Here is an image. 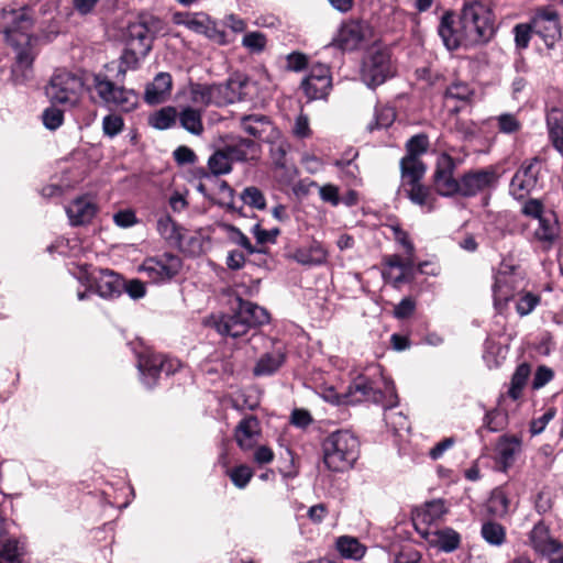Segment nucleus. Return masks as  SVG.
Returning a JSON list of instances; mask_svg holds the SVG:
<instances>
[{
  "mask_svg": "<svg viewBox=\"0 0 563 563\" xmlns=\"http://www.w3.org/2000/svg\"><path fill=\"white\" fill-rule=\"evenodd\" d=\"M438 32L450 51L485 43L494 34L492 11L481 1L467 2L457 22L452 13L443 14Z\"/></svg>",
  "mask_w": 563,
  "mask_h": 563,
  "instance_id": "f257e3e1",
  "label": "nucleus"
},
{
  "mask_svg": "<svg viewBox=\"0 0 563 563\" xmlns=\"http://www.w3.org/2000/svg\"><path fill=\"white\" fill-rule=\"evenodd\" d=\"M2 20L7 41L15 47L18 65L27 68L34 58L32 36L29 33L32 25L29 10L22 8L4 11Z\"/></svg>",
  "mask_w": 563,
  "mask_h": 563,
  "instance_id": "f03ea898",
  "label": "nucleus"
},
{
  "mask_svg": "<svg viewBox=\"0 0 563 563\" xmlns=\"http://www.w3.org/2000/svg\"><path fill=\"white\" fill-rule=\"evenodd\" d=\"M235 301L234 313L223 314L214 323L220 334L238 338L245 334L251 327L269 321V314L264 308L241 298H236Z\"/></svg>",
  "mask_w": 563,
  "mask_h": 563,
  "instance_id": "7ed1b4c3",
  "label": "nucleus"
},
{
  "mask_svg": "<svg viewBox=\"0 0 563 563\" xmlns=\"http://www.w3.org/2000/svg\"><path fill=\"white\" fill-rule=\"evenodd\" d=\"M323 462L333 472L353 467L358 457V439L347 430L332 432L323 442Z\"/></svg>",
  "mask_w": 563,
  "mask_h": 563,
  "instance_id": "20e7f679",
  "label": "nucleus"
},
{
  "mask_svg": "<svg viewBox=\"0 0 563 563\" xmlns=\"http://www.w3.org/2000/svg\"><path fill=\"white\" fill-rule=\"evenodd\" d=\"M75 276L80 284L87 287L86 290L77 291V298L80 301L87 299L92 291L104 299H113L122 294L123 280L113 271L80 265Z\"/></svg>",
  "mask_w": 563,
  "mask_h": 563,
  "instance_id": "39448f33",
  "label": "nucleus"
},
{
  "mask_svg": "<svg viewBox=\"0 0 563 563\" xmlns=\"http://www.w3.org/2000/svg\"><path fill=\"white\" fill-rule=\"evenodd\" d=\"M314 390L320 398L332 406L355 405L365 400L378 401L365 377L356 378L345 393L338 391V387L328 380L316 382Z\"/></svg>",
  "mask_w": 563,
  "mask_h": 563,
  "instance_id": "423d86ee",
  "label": "nucleus"
},
{
  "mask_svg": "<svg viewBox=\"0 0 563 563\" xmlns=\"http://www.w3.org/2000/svg\"><path fill=\"white\" fill-rule=\"evenodd\" d=\"M85 91L82 78L64 69L56 70L46 87L49 100L67 108L78 106Z\"/></svg>",
  "mask_w": 563,
  "mask_h": 563,
  "instance_id": "0eeeda50",
  "label": "nucleus"
},
{
  "mask_svg": "<svg viewBox=\"0 0 563 563\" xmlns=\"http://www.w3.org/2000/svg\"><path fill=\"white\" fill-rule=\"evenodd\" d=\"M525 288V276L522 269L515 265L512 260H504L495 275L493 287L495 302L508 301L515 292Z\"/></svg>",
  "mask_w": 563,
  "mask_h": 563,
  "instance_id": "6e6552de",
  "label": "nucleus"
},
{
  "mask_svg": "<svg viewBox=\"0 0 563 563\" xmlns=\"http://www.w3.org/2000/svg\"><path fill=\"white\" fill-rule=\"evenodd\" d=\"M163 31L162 21L155 16H143L128 27V44L139 48L140 55H147L154 38Z\"/></svg>",
  "mask_w": 563,
  "mask_h": 563,
  "instance_id": "1a4fd4ad",
  "label": "nucleus"
},
{
  "mask_svg": "<svg viewBox=\"0 0 563 563\" xmlns=\"http://www.w3.org/2000/svg\"><path fill=\"white\" fill-rule=\"evenodd\" d=\"M92 85L103 102L113 104L122 111H132L139 103V97L134 90L118 87L104 77L95 76Z\"/></svg>",
  "mask_w": 563,
  "mask_h": 563,
  "instance_id": "9d476101",
  "label": "nucleus"
},
{
  "mask_svg": "<svg viewBox=\"0 0 563 563\" xmlns=\"http://www.w3.org/2000/svg\"><path fill=\"white\" fill-rule=\"evenodd\" d=\"M179 367L180 362L178 360L165 358L161 354H155L148 351L140 354L137 360V368L140 371L142 382L148 388L155 386L161 372L172 374Z\"/></svg>",
  "mask_w": 563,
  "mask_h": 563,
  "instance_id": "9b49d317",
  "label": "nucleus"
},
{
  "mask_svg": "<svg viewBox=\"0 0 563 563\" xmlns=\"http://www.w3.org/2000/svg\"><path fill=\"white\" fill-rule=\"evenodd\" d=\"M173 21L177 25H184L188 30L202 34L217 44L227 43L225 33L219 30L216 23L203 12H176Z\"/></svg>",
  "mask_w": 563,
  "mask_h": 563,
  "instance_id": "f8f14e48",
  "label": "nucleus"
},
{
  "mask_svg": "<svg viewBox=\"0 0 563 563\" xmlns=\"http://www.w3.org/2000/svg\"><path fill=\"white\" fill-rule=\"evenodd\" d=\"M181 268V260L173 254H163L148 257L140 266V272L156 284H162L174 278Z\"/></svg>",
  "mask_w": 563,
  "mask_h": 563,
  "instance_id": "ddd939ff",
  "label": "nucleus"
},
{
  "mask_svg": "<svg viewBox=\"0 0 563 563\" xmlns=\"http://www.w3.org/2000/svg\"><path fill=\"white\" fill-rule=\"evenodd\" d=\"M394 75L390 56L385 49L372 52L363 65L362 78L369 88L377 87Z\"/></svg>",
  "mask_w": 563,
  "mask_h": 563,
  "instance_id": "4468645a",
  "label": "nucleus"
},
{
  "mask_svg": "<svg viewBox=\"0 0 563 563\" xmlns=\"http://www.w3.org/2000/svg\"><path fill=\"white\" fill-rule=\"evenodd\" d=\"M454 161L448 154H441L437 161V167L433 175V185L437 192L444 197L461 194V181H457L453 172Z\"/></svg>",
  "mask_w": 563,
  "mask_h": 563,
  "instance_id": "2eb2a0df",
  "label": "nucleus"
},
{
  "mask_svg": "<svg viewBox=\"0 0 563 563\" xmlns=\"http://www.w3.org/2000/svg\"><path fill=\"white\" fill-rule=\"evenodd\" d=\"M532 30L548 47H552L561 37V26L556 11L551 8L538 10L532 19Z\"/></svg>",
  "mask_w": 563,
  "mask_h": 563,
  "instance_id": "dca6fc26",
  "label": "nucleus"
},
{
  "mask_svg": "<svg viewBox=\"0 0 563 563\" xmlns=\"http://www.w3.org/2000/svg\"><path fill=\"white\" fill-rule=\"evenodd\" d=\"M539 173L540 162L537 158L523 163L511 179L510 194L516 199H523L527 197L536 189Z\"/></svg>",
  "mask_w": 563,
  "mask_h": 563,
  "instance_id": "f3484780",
  "label": "nucleus"
},
{
  "mask_svg": "<svg viewBox=\"0 0 563 563\" xmlns=\"http://www.w3.org/2000/svg\"><path fill=\"white\" fill-rule=\"evenodd\" d=\"M372 34L366 22L351 20L342 24L333 44L344 51L357 48Z\"/></svg>",
  "mask_w": 563,
  "mask_h": 563,
  "instance_id": "a211bd4d",
  "label": "nucleus"
},
{
  "mask_svg": "<svg viewBox=\"0 0 563 563\" xmlns=\"http://www.w3.org/2000/svg\"><path fill=\"white\" fill-rule=\"evenodd\" d=\"M241 126L250 135L267 143L277 144L282 139L280 131L265 115L252 114L243 117Z\"/></svg>",
  "mask_w": 563,
  "mask_h": 563,
  "instance_id": "6ab92c4d",
  "label": "nucleus"
},
{
  "mask_svg": "<svg viewBox=\"0 0 563 563\" xmlns=\"http://www.w3.org/2000/svg\"><path fill=\"white\" fill-rule=\"evenodd\" d=\"M529 545L537 554L543 556H552L554 554H563V543L553 538L549 528L539 522L534 525L528 536Z\"/></svg>",
  "mask_w": 563,
  "mask_h": 563,
  "instance_id": "aec40b11",
  "label": "nucleus"
},
{
  "mask_svg": "<svg viewBox=\"0 0 563 563\" xmlns=\"http://www.w3.org/2000/svg\"><path fill=\"white\" fill-rule=\"evenodd\" d=\"M290 257L302 266H322L328 263L329 252L320 241L312 239L309 244L295 249Z\"/></svg>",
  "mask_w": 563,
  "mask_h": 563,
  "instance_id": "412c9836",
  "label": "nucleus"
},
{
  "mask_svg": "<svg viewBox=\"0 0 563 563\" xmlns=\"http://www.w3.org/2000/svg\"><path fill=\"white\" fill-rule=\"evenodd\" d=\"M385 264L386 269L384 271V276L390 279L395 285L406 282L413 276V255H389L385 258Z\"/></svg>",
  "mask_w": 563,
  "mask_h": 563,
  "instance_id": "4be33fe9",
  "label": "nucleus"
},
{
  "mask_svg": "<svg viewBox=\"0 0 563 563\" xmlns=\"http://www.w3.org/2000/svg\"><path fill=\"white\" fill-rule=\"evenodd\" d=\"M420 534L432 545L444 552H453L460 547L461 536L452 528L420 530Z\"/></svg>",
  "mask_w": 563,
  "mask_h": 563,
  "instance_id": "5701e85b",
  "label": "nucleus"
},
{
  "mask_svg": "<svg viewBox=\"0 0 563 563\" xmlns=\"http://www.w3.org/2000/svg\"><path fill=\"white\" fill-rule=\"evenodd\" d=\"M521 451V440L515 435H503L496 444V461L500 471L507 472Z\"/></svg>",
  "mask_w": 563,
  "mask_h": 563,
  "instance_id": "b1692460",
  "label": "nucleus"
},
{
  "mask_svg": "<svg viewBox=\"0 0 563 563\" xmlns=\"http://www.w3.org/2000/svg\"><path fill=\"white\" fill-rule=\"evenodd\" d=\"M445 512L446 508L442 500L427 503L413 514L412 520L417 531L420 533V530H432L431 525L440 520Z\"/></svg>",
  "mask_w": 563,
  "mask_h": 563,
  "instance_id": "393cba45",
  "label": "nucleus"
},
{
  "mask_svg": "<svg viewBox=\"0 0 563 563\" xmlns=\"http://www.w3.org/2000/svg\"><path fill=\"white\" fill-rule=\"evenodd\" d=\"M496 181V174L489 169L468 173L461 179V195L474 196L481 190L490 187Z\"/></svg>",
  "mask_w": 563,
  "mask_h": 563,
  "instance_id": "a878e982",
  "label": "nucleus"
},
{
  "mask_svg": "<svg viewBox=\"0 0 563 563\" xmlns=\"http://www.w3.org/2000/svg\"><path fill=\"white\" fill-rule=\"evenodd\" d=\"M534 228V239L543 249H550L559 238V223L555 213L548 212L541 217Z\"/></svg>",
  "mask_w": 563,
  "mask_h": 563,
  "instance_id": "bb28decb",
  "label": "nucleus"
},
{
  "mask_svg": "<svg viewBox=\"0 0 563 563\" xmlns=\"http://www.w3.org/2000/svg\"><path fill=\"white\" fill-rule=\"evenodd\" d=\"M96 205L88 196L74 199L66 208V213L73 225L88 223L96 214Z\"/></svg>",
  "mask_w": 563,
  "mask_h": 563,
  "instance_id": "cd10ccee",
  "label": "nucleus"
},
{
  "mask_svg": "<svg viewBox=\"0 0 563 563\" xmlns=\"http://www.w3.org/2000/svg\"><path fill=\"white\" fill-rule=\"evenodd\" d=\"M261 434L260 423L256 418L247 417L240 421L235 428V440L238 445L244 450L255 448Z\"/></svg>",
  "mask_w": 563,
  "mask_h": 563,
  "instance_id": "c85d7f7f",
  "label": "nucleus"
},
{
  "mask_svg": "<svg viewBox=\"0 0 563 563\" xmlns=\"http://www.w3.org/2000/svg\"><path fill=\"white\" fill-rule=\"evenodd\" d=\"M253 86L254 82L249 78L236 76L223 85H218V88L221 90V98L225 99V104H229L249 96Z\"/></svg>",
  "mask_w": 563,
  "mask_h": 563,
  "instance_id": "c756f323",
  "label": "nucleus"
},
{
  "mask_svg": "<svg viewBox=\"0 0 563 563\" xmlns=\"http://www.w3.org/2000/svg\"><path fill=\"white\" fill-rule=\"evenodd\" d=\"M173 80L168 73H159L154 80L147 85L145 101L150 104H157L165 101L172 91Z\"/></svg>",
  "mask_w": 563,
  "mask_h": 563,
  "instance_id": "7c9ffc66",
  "label": "nucleus"
},
{
  "mask_svg": "<svg viewBox=\"0 0 563 563\" xmlns=\"http://www.w3.org/2000/svg\"><path fill=\"white\" fill-rule=\"evenodd\" d=\"M223 150L227 152L232 163L255 159L258 155L257 144L247 139H239L225 145Z\"/></svg>",
  "mask_w": 563,
  "mask_h": 563,
  "instance_id": "2f4dec72",
  "label": "nucleus"
},
{
  "mask_svg": "<svg viewBox=\"0 0 563 563\" xmlns=\"http://www.w3.org/2000/svg\"><path fill=\"white\" fill-rule=\"evenodd\" d=\"M547 128L552 146L563 157V112L552 108L547 114Z\"/></svg>",
  "mask_w": 563,
  "mask_h": 563,
  "instance_id": "473e14b6",
  "label": "nucleus"
},
{
  "mask_svg": "<svg viewBox=\"0 0 563 563\" xmlns=\"http://www.w3.org/2000/svg\"><path fill=\"white\" fill-rule=\"evenodd\" d=\"M401 178L404 188L419 184L426 168L419 157L405 156L400 162Z\"/></svg>",
  "mask_w": 563,
  "mask_h": 563,
  "instance_id": "72a5a7b5",
  "label": "nucleus"
},
{
  "mask_svg": "<svg viewBox=\"0 0 563 563\" xmlns=\"http://www.w3.org/2000/svg\"><path fill=\"white\" fill-rule=\"evenodd\" d=\"M25 543L19 539L8 538L1 541L0 563H25Z\"/></svg>",
  "mask_w": 563,
  "mask_h": 563,
  "instance_id": "f704fd0d",
  "label": "nucleus"
},
{
  "mask_svg": "<svg viewBox=\"0 0 563 563\" xmlns=\"http://www.w3.org/2000/svg\"><path fill=\"white\" fill-rule=\"evenodd\" d=\"M285 361L284 347L279 344L272 352L264 354L254 367V374L271 375L276 372Z\"/></svg>",
  "mask_w": 563,
  "mask_h": 563,
  "instance_id": "c9c22d12",
  "label": "nucleus"
},
{
  "mask_svg": "<svg viewBox=\"0 0 563 563\" xmlns=\"http://www.w3.org/2000/svg\"><path fill=\"white\" fill-rule=\"evenodd\" d=\"M335 547L340 555L349 560H361L366 552L365 545L351 536L339 537Z\"/></svg>",
  "mask_w": 563,
  "mask_h": 563,
  "instance_id": "e433bc0d",
  "label": "nucleus"
},
{
  "mask_svg": "<svg viewBox=\"0 0 563 563\" xmlns=\"http://www.w3.org/2000/svg\"><path fill=\"white\" fill-rule=\"evenodd\" d=\"M408 198L415 205L421 207L426 211H432L435 207L437 197L426 186L420 184L405 188Z\"/></svg>",
  "mask_w": 563,
  "mask_h": 563,
  "instance_id": "4c0bfd02",
  "label": "nucleus"
},
{
  "mask_svg": "<svg viewBox=\"0 0 563 563\" xmlns=\"http://www.w3.org/2000/svg\"><path fill=\"white\" fill-rule=\"evenodd\" d=\"M206 241L203 236L198 232H188L184 229L180 234L179 241L176 242V246L184 253L190 256L200 255L205 250Z\"/></svg>",
  "mask_w": 563,
  "mask_h": 563,
  "instance_id": "58836bf2",
  "label": "nucleus"
},
{
  "mask_svg": "<svg viewBox=\"0 0 563 563\" xmlns=\"http://www.w3.org/2000/svg\"><path fill=\"white\" fill-rule=\"evenodd\" d=\"M180 125L194 135H200L203 132L201 111L191 107L184 108L178 112Z\"/></svg>",
  "mask_w": 563,
  "mask_h": 563,
  "instance_id": "ea45409f",
  "label": "nucleus"
},
{
  "mask_svg": "<svg viewBox=\"0 0 563 563\" xmlns=\"http://www.w3.org/2000/svg\"><path fill=\"white\" fill-rule=\"evenodd\" d=\"M530 375L531 368L527 363H522L516 368L508 389V396L512 400H518L522 396L523 388L527 386Z\"/></svg>",
  "mask_w": 563,
  "mask_h": 563,
  "instance_id": "a19ab883",
  "label": "nucleus"
},
{
  "mask_svg": "<svg viewBox=\"0 0 563 563\" xmlns=\"http://www.w3.org/2000/svg\"><path fill=\"white\" fill-rule=\"evenodd\" d=\"M178 119V112L175 107H164L154 112L150 119V124L158 130H166L175 125Z\"/></svg>",
  "mask_w": 563,
  "mask_h": 563,
  "instance_id": "79ce46f5",
  "label": "nucleus"
},
{
  "mask_svg": "<svg viewBox=\"0 0 563 563\" xmlns=\"http://www.w3.org/2000/svg\"><path fill=\"white\" fill-rule=\"evenodd\" d=\"M302 89L309 99H322L331 89V79H311L306 77L302 81Z\"/></svg>",
  "mask_w": 563,
  "mask_h": 563,
  "instance_id": "37998d69",
  "label": "nucleus"
},
{
  "mask_svg": "<svg viewBox=\"0 0 563 563\" xmlns=\"http://www.w3.org/2000/svg\"><path fill=\"white\" fill-rule=\"evenodd\" d=\"M487 508L496 517H504L509 512L510 500L503 488H496L492 492Z\"/></svg>",
  "mask_w": 563,
  "mask_h": 563,
  "instance_id": "c03bdc74",
  "label": "nucleus"
},
{
  "mask_svg": "<svg viewBox=\"0 0 563 563\" xmlns=\"http://www.w3.org/2000/svg\"><path fill=\"white\" fill-rule=\"evenodd\" d=\"M157 231L163 239L175 245L184 228L178 227L169 216H163L157 221Z\"/></svg>",
  "mask_w": 563,
  "mask_h": 563,
  "instance_id": "a18cd8bd",
  "label": "nucleus"
},
{
  "mask_svg": "<svg viewBox=\"0 0 563 563\" xmlns=\"http://www.w3.org/2000/svg\"><path fill=\"white\" fill-rule=\"evenodd\" d=\"M225 474L231 479L232 484L239 488L244 489L251 482L254 472L252 467L246 464H240L234 467H228Z\"/></svg>",
  "mask_w": 563,
  "mask_h": 563,
  "instance_id": "49530a36",
  "label": "nucleus"
},
{
  "mask_svg": "<svg viewBox=\"0 0 563 563\" xmlns=\"http://www.w3.org/2000/svg\"><path fill=\"white\" fill-rule=\"evenodd\" d=\"M208 166L213 175L228 174L232 169V161L227 152L221 148L216 151L208 161Z\"/></svg>",
  "mask_w": 563,
  "mask_h": 563,
  "instance_id": "de8ad7c7",
  "label": "nucleus"
},
{
  "mask_svg": "<svg viewBox=\"0 0 563 563\" xmlns=\"http://www.w3.org/2000/svg\"><path fill=\"white\" fill-rule=\"evenodd\" d=\"M494 120L496 121L498 131L504 134L518 133L522 128V123L516 113H500L495 117Z\"/></svg>",
  "mask_w": 563,
  "mask_h": 563,
  "instance_id": "09e8293b",
  "label": "nucleus"
},
{
  "mask_svg": "<svg viewBox=\"0 0 563 563\" xmlns=\"http://www.w3.org/2000/svg\"><path fill=\"white\" fill-rule=\"evenodd\" d=\"M190 100L196 106H211V85L192 84L189 89Z\"/></svg>",
  "mask_w": 563,
  "mask_h": 563,
  "instance_id": "8fccbe9b",
  "label": "nucleus"
},
{
  "mask_svg": "<svg viewBox=\"0 0 563 563\" xmlns=\"http://www.w3.org/2000/svg\"><path fill=\"white\" fill-rule=\"evenodd\" d=\"M483 538L493 545H500L505 541L504 528L495 522H486L482 527Z\"/></svg>",
  "mask_w": 563,
  "mask_h": 563,
  "instance_id": "3c124183",
  "label": "nucleus"
},
{
  "mask_svg": "<svg viewBox=\"0 0 563 563\" xmlns=\"http://www.w3.org/2000/svg\"><path fill=\"white\" fill-rule=\"evenodd\" d=\"M266 43V36L262 32H249L242 38V45L251 53H262Z\"/></svg>",
  "mask_w": 563,
  "mask_h": 563,
  "instance_id": "603ef678",
  "label": "nucleus"
},
{
  "mask_svg": "<svg viewBox=\"0 0 563 563\" xmlns=\"http://www.w3.org/2000/svg\"><path fill=\"white\" fill-rule=\"evenodd\" d=\"M123 126V119L118 114H108L102 120V131L104 135L111 139L121 133Z\"/></svg>",
  "mask_w": 563,
  "mask_h": 563,
  "instance_id": "864d4df0",
  "label": "nucleus"
},
{
  "mask_svg": "<svg viewBox=\"0 0 563 563\" xmlns=\"http://www.w3.org/2000/svg\"><path fill=\"white\" fill-rule=\"evenodd\" d=\"M520 295L519 299L516 303V310L520 316H527L529 314L539 303L540 298L539 296L532 294V292H523Z\"/></svg>",
  "mask_w": 563,
  "mask_h": 563,
  "instance_id": "5fc2aeb1",
  "label": "nucleus"
},
{
  "mask_svg": "<svg viewBox=\"0 0 563 563\" xmlns=\"http://www.w3.org/2000/svg\"><path fill=\"white\" fill-rule=\"evenodd\" d=\"M396 118L395 110L390 107L377 108L375 111V124H371L369 129H384L388 128Z\"/></svg>",
  "mask_w": 563,
  "mask_h": 563,
  "instance_id": "6e6d98bb",
  "label": "nucleus"
},
{
  "mask_svg": "<svg viewBox=\"0 0 563 563\" xmlns=\"http://www.w3.org/2000/svg\"><path fill=\"white\" fill-rule=\"evenodd\" d=\"M372 391L376 394L378 401L377 404H382L384 408H394L398 404L397 394L395 391L394 384L391 382H385V391L384 394L380 391H376L372 388Z\"/></svg>",
  "mask_w": 563,
  "mask_h": 563,
  "instance_id": "4d7b16f0",
  "label": "nucleus"
},
{
  "mask_svg": "<svg viewBox=\"0 0 563 563\" xmlns=\"http://www.w3.org/2000/svg\"><path fill=\"white\" fill-rule=\"evenodd\" d=\"M472 95L473 90L467 84L454 82L446 89L445 98L448 101L451 99L467 101Z\"/></svg>",
  "mask_w": 563,
  "mask_h": 563,
  "instance_id": "13d9d810",
  "label": "nucleus"
},
{
  "mask_svg": "<svg viewBox=\"0 0 563 563\" xmlns=\"http://www.w3.org/2000/svg\"><path fill=\"white\" fill-rule=\"evenodd\" d=\"M139 48L130 47L126 44V49L121 57V68L125 71L128 69H134L146 57V55H140Z\"/></svg>",
  "mask_w": 563,
  "mask_h": 563,
  "instance_id": "bf43d9fd",
  "label": "nucleus"
},
{
  "mask_svg": "<svg viewBox=\"0 0 563 563\" xmlns=\"http://www.w3.org/2000/svg\"><path fill=\"white\" fill-rule=\"evenodd\" d=\"M241 198L243 202L256 209L265 208V198L256 187H247L243 190Z\"/></svg>",
  "mask_w": 563,
  "mask_h": 563,
  "instance_id": "052dcab7",
  "label": "nucleus"
},
{
  "mask_svg": "<svg viewBox=\"0 0 563 563\" xmlns=\"http://www.w3.org/2000/svg\"><path fill=\"white\" fill-rule=\"evenodd\" d=\"M64 121V112L55 107H49L43 112V123L49 130H56Z\"/></svg>",
  "mask_w": 563,
  "mask_h": 563,
  "instance_id": "680f3d73",
  "label": "nucleus"
},
{
  "mask_svg": "<svg viewBox=\"0 0 563 563\" xmlns=\"http://www.w3.org/2000/svg\"><path fill=\"white\" fill-rule=\"evenodd\" d=\"M406 147L408 152L406 156L419 157L420 154L427 151L428 139L423 134L415 135L408 140Z\"/></svg>",
  "mask_w": 563,
  "mask_h": 563,
  "instance_id": "e2e57ef3",
  "label": "nucleus"
},
{
  "mask_svg": "<svg viewBox=\"0 0 563 563\" xmlns=\"http://www.w3.org/2000/svg\"><path fill=\"white\" fill-rule=\"evenodd\" d=\"M554 377V372L545 366V365H540L538 366L534 375H533V378H532V388L534 390H538L542 387H544L548 383H550Z\"/></svg>",
  "mask_w": 563,
  "mask_h": 563,
  "instance_id": "0e129e2a",
  "label": "nucleus"
},
{
  "mask_svg": "<svg viewBox=\"0 0 563 563\" xmlns=\"http://www.w3.org/2000/svg\"><path fill=\"white\" fill-rule=\"evenodd\" d=\"M291 133L297 139H307L311 135L312 131L310 129L309 119L306 114L300 113L297 115L291 128Z\"/></svg>",
  "mask_w": 563,
  "mask_h": 563,
  "instance_id": "69168bd1",
  "label": "nucleus"
},
{
  "mask_svg": "<svg viewBox=\"0 0 563 563\" xmlns=\"http://www.w3.org/2000/svg\"><path fill=\"white\" fill-rule=\"evenodd\" d=\"M505 420L506 418L500 411L493 410L486 413L484 418V427L489 431L496 432L504 427Z\"/></svg>",
  "mask_w": 563,
  "mask_h": 563,
  "instance_id": "338daca9",
  "label": "nucleus"
},
{
  "mask_svg": "<svg viewBox=\"0 0 563 563\" xmlns=\"http://www.w3.org/2000/svg\"><path fill=\"white\" fill-rule=\"evenodd\" d=\"M555 410L553 408L548 409L542 416L531 421L530 432L533 435L540 434L548 423L554 418Z\"/></svg>",
  "mask_w": 563,
  "mask_h": 563,
  "instance_id": "774afa93",
  "label": "nucleus"
}]
</instances>
